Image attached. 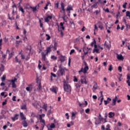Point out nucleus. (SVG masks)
<instances>
[{
    "mask_svg": "<svg viewBox=\"0 0 130 130\" xmlns=\"http://www.w3.org/2000/svg\"><path fill=\"white\" fill-rule=\"evenodd\" d=\"M53 47V45H50V46L47 47L46 50H45V51H46V53L44 52H41L42 60H44V61H45L46 63H48V62H49L48 59L46 58V55H48V53H50V52H51V48H52Z\"/></svg>",
    "mask_w": 130,
    "mask_h": 130,
    "instance_id": "f257e3e1",
    "label": "nucleus"
},
{
    "mask_svg": "<svg viewBox=\"0 0 130 130\" xmlns=\"http://www.w3.org/2000/svg\"><path fill=\"white\" fill-rule=\"evenodd\" d=\"M59 69L57 72V74L59 77L66 76V71H68L65 67H62L61 64L58 66Z\"/></svg>",
    "mask_w": 130,
    "mask_h": 130,
    "instance_id": "f03ea898",
    "label": "nucleus"
},
{
    "mask_svg": "<svg viewBox=\"0 0 130 130\" xmlns=\"http://www.w3.org/2000/svg\"><path fill=\"white\" fill-rule=\"evenodd\" d=\"M63 88L64 92L71 93L72 92V86H71L70 84H68L67 81H63Z\"/></svg>",
    "mask_w": 130,
    "mask_h": 130,
    "instance_id": "7ed1b4c3",
    "label": "nucleus"
},
{
    "mask_svg": "<svg viewBox=\"0 0 130 130\" xmlns=\"http://www.w3.org/2000/svg\"><path fill=\"white\" fill-rule=\"evenodd\" d=\"M84 68H83V67L81 68V69L78 71V74L79 75L81 74V73H83V74H87V72L89 71V66H88V64H87V62L86 61H84Z\"/></svg>",
    "mask_w": 130,
    "mask_h": 130,
    "instance_id": "20e7f679",
    "label": "nucleus"
},
{
    "mask_svg": "<svg viewBox=\"0 0 130 130\" xmlns=\"http://www.w3.org/2000/svg\"><path fill=\"white\" fill-rule=\"evenodd\" d=\"M61 8L62 9V11H63V16L62 17V19L63 20V21L66 22H68V19H69V18L68 17V16H67V15H66V9H64V4H63V3L61 2Z\"/></svg>",
    "mask_w": 130,
    "mask_h": 130,
    "instance_id": "39448f33",
    "label": "nucleus"
},
{
    "mask_svg": "<svg viewBox=\"0 0 130 130\" xmlns=\"http://www.w3.org/2000/svg\"><path fill=\"white\" fill-rule=\"evenodd\" d=\"M53 16H52V14H51L50 15H47L45 18L44 20L45 23H49L50 21V20H52V18Z\"/></svg>",
    "mask_w": 130,
    "mask_h": 130,
    "instance_id": "423d86ee",
    "label": "nucleus"
},
{
    "mask_svg": "<svg viewBox=\"0 0 130 130\" xmlns=\"http://www.w3.org/2000/svg\"><path fill=\"white\" fill-rule=\"evenodd\" d=\"M81 78H83L80 79V82L82 84H85V85H87L88 84V82H87V80L86 79V77L84 76H82Z\"/></svg>",
    "mask_w": 130,
    "mask_h": 130,
    "instance_id": "0eeeda50",
    "label": "nucleus"
},
{
    "mask_svg": "<svg viewBox=\"0 0 130 130\" xmlns=\"http://www.w3.org/2000/svg\"><path fill=\"white\" fill-rule=\"evenodd\" d=\"M73 7L72 6V5H69L68 7H67V8L66 9V11L67 12H69V14L71 13V11H73Z\"/></svg>",
    "mask_w": 130,
    "mask_h": 130,
    "instance_id": "6e6552de",
    "label": "nucleus"
},
{
    "mask_svg": "<svg viewBox=\"0 0 130 130\" xmlns=\"http://www.w3.org/2000/svg\"><path fill=\"white\" fill-rule=\"evenodd\" d=\"M59 59L61 63L64 62V61H66V56H62L61 55L60 56Z\"/></svg>",
    "mask_w": 130,
    "mask_h": 130,
    "instance_id": "1a4fd4ad",
    "label": "nucleus"
},
{
    "mask_svg": "<svg viewBox=\"0 0 130 130\" xmlns=\"http://www.w3.org/2000/svg\"><path fill=\"white\" fill-rule=\"evenodd\" d=\"M84 107H86V106H88V102H87V101H85V103H79V106L80 107H84Z\"/></svg>",
    "mask_w": 130,
    "mask_h": 130,
    "instance_id": "9d476101",
    "label": "nucleus"
},
{
    "mask_svg": "<svg viewBox=\"0 0 130 130\" xmlns=\"http://www.w3.org/2000/svg\"><path fill=\"white\" fill-rule=\"evenodd\" d=\"M26 91H28V92H31L32 90H33V87H32L31 85H29L28 87H26Z\"/></svg>",
    "mask_w": 130,
    "mask_h": 130,
    "instance_id": "9b49d317",
    "label": "nucleus"
},
{
    "mask_svg": "<svg viewBox=\"0 0 130 130\" xmlns=\"http://www.w3.org/2000/svg\"><path fill=\"white\" fill-rule=\"evenodd\" d=\"M98 24L99 25V28H100V30H103V29H104V27H103V24H102V22H101V21H99Z\"/></svg>",
    "mask_w": 130,
    "mask_h": 130,
    "instance_id": "f8f14e48",
    "label": "nucleus"
},
{
    "mask_svg": "<svg viewBox=\"0 0 130 130\" xmlns=\"http://www.w3.org/2000/svg\"><path fill=\"white\" fill-rule=\"evenodd\" d=\"M94 85L93 86V91H95L98 89V84H97V82H94Z\"/></svg>",
    "mask_w": 130,
    "mask_h": 130,
    "instance_id": "ddd939ff",
    "label": "nucleus"
},
{
    "mask_svg": "<svg viewBox=\"0 0 130 130\" xmlns=\"http://www.w3.org/2000/svg\"><path fill=\"white\" fill-rule=\"evenodd\" d=\"M117 58L119 60H123V59H124V58H123V56H122V55L121 54H117Z\"/></svg>",
    "mask_w": 130,
    "mask_h": 130,
    "instance_id": "4468645a",
    "label": "nucleus"
},
{
    "mask_svg": "<svg viewBox=\"0 0 130 130\" xmlns=\"http://www.w3.org/2000/svg\"><path fill=\"white\" fill-rule=\"evenodd\" d=\"M18 116H19V114H16L15 115L14 117H12L11 119L13 120V121H15V120H18Z\"/></svg>",
    "mask_w": 130,
    "mask_h": 130,
    "instance_id": "2eb2a0df",
    "label": "nucleus"
},
{
    "mask_svg": "<svg viewBox=\"0 0 130 130\" xmlns=\"http://www.w3.org/2000/svg\"><path fill=\"white\" fill-rule=\"evenodd\" d=\"M52 48H53V51H55L56 49H57V42H55L54 46H53Z\"/></svg>",
    "mask_w": 130,
    "mask_h": 130,
    "instance_id": "dca6fc26",
    "label": "nucleus"
},
{
    "mask_svg": "<svg viewBox=\"0 0 130 130\" xmlns=\"http://www.w3.org/2000/svg\"><path fill=\"white\" fill-rule=\"evenodd\" d=\"M20 116L22 120H26V117L24 116V114H23V112L20 113Z\"/></svg>",
    "mask_w": 130,
    "mask_h": 130,
    "instance_id": "f3484780",
    "label": "nucleus"
},
{
    "mask_svg": "<svg viewBox=\"0 0 130 130\" xmlns=\"http://www.w3.org/2000/svg\"><path fill=\"white\" fill-rule=\"evenodd\" d=\"M22 125L24 127H27L28 126V123H27L26 120H23L22 121Z\"/></svg>",
    "mask_w": 130,
    "mask_h": 130,
    "instance_id": "a211bd4d",
    "label": "nucleus"
},
{
    "mask_svg": "<svg viewBox=\"0 0 130 130\" xmlns=\"http://www.w3.org/2000/svg\"><path fill=\"white\" fill-rule=\"evenodd\" d=\"M115 113H114V112H111L109 113V118H112V117H113V116H115Z\"/></svg>",
    "mask_w": 130,
    "mask_h": 130,
    "instance_id": "6ab92c4d",
    "label": "nucleus"
},
{
    "mask_svg": "<svg viewBox=\"0 0 130 130\" xmlns=\"http://www.w3.org/2000/svg\"><path fill=\"white\" fill-rule=\"evenodd\" d=\"M19 11H20L22 13V14H25V11H24V9L22 6H18Z\"/></svg>",
    "mask_w": 130,
    "mask_h": 130,
    "instance_id": "aec40b11",
    "label": "nucleus"
},
{
    "mask_svg": "<svg viewBox=\"0 0 130 130\" xmlns=\"http://www.w3.org/2000/svg\"><path fill=\"white\" fill-rule=\"evenodd\" d=\"M41 20H43V18H41V19H39L40 27L41 28H42L43 29V23H42V21H41Z\"/></svg>",
    "mask_w": 130,
    "mask_h": 130,
    "instance_id": "412c9836",
    "label": "nucleus"
},
{
    "mask_svg": "<svg viewBox=\"0 0 130 130\" xmlns=\"http://www.w3.org/2000/svg\"><path fill=\"white\" fill-rule=\"evenodd\" d=\"M43 105L42 108L45 109V111H47V104H45V103H43Z\"/></svg>",
    "mask_w": 130,
    "mask_h": 130,
    "instance_id": "4be33fe9",
    "label": "nucleus"
},
{
    "mask_svg": "<svg viewBox=\"0 0 130 130\" xmlns=\"http://www.w3.org/2000/svg\"><path fill=\"white\" fill-rule=\"evenodd\" d=\"M15 62H17V63H18L19 64H21V60L18 59L17 56H16L15 57Z\"/></svg>",
    "mask_w": 130,
    "mask_h": 130,
    "instance_id": "5701e85b",
    "label": "nucleus"
},
{
    "mask_svg": "<svg viewBox=\"0 0 130 130\" xmlns=\"http://www.w3.org/2000/svg\"><path fill=\"white\" fill-rule=\"evenodd\" d=\"M29 8H30V9H31V10H32V12L34 13H35V12H36V11H37V6H35L34 7L29 6Z\"/></svg>",
    "mask_w": 130,
    "mask_h": 130,
    "instance_id": "b1692460",
    "label": "nucleus"
},
{
    "mask_svg": "<svg viewBox=\"0 0 130 130\" xmlns=\"http://www.w3.org/2000/svg\"><path fill=\"white\" fill-rule=\"evenodd\" d=\"M115 105H116V101L113 100L112 104L109 105V107H111V106H115Z\"/></svg>",
    "mask_w": 130,
    "mask_h": 130,
    "instance_id": "393cba45",
    "label": "nucleus"
},
{
    "mask_svg": "<svg viewBox=\"0 0 130 130\" xmlns=\"http://www.w3.org/2000/svg\"><path fill=\"white\" fill-rule=\"evenodd\" d=\"M75 118H76V113H75L74 112H72L71 119H72V120H74Z\"/></svg>",
    "mask_w": 130,
    "mask_h": 130,
    "instance_id": "a878e982",
    "label": "nucleus"
},
{
    "mask_svg": "<svg viewBox=\"0 0 130 130\" xmlns=\"http://www.w3.org/2000/svg\"><path fill=\"white\" fill-rule=\"evenodd\" d=\"M14 52H12L11 53L9 54L8 58L10 59V58H12L13 57V55H14Z\"/></svg>",
    "mask_w": 130,
    "mask_h": 130,
    "instance_id": "bb28decb",
    "label": "nucleus"
},
{
    "mask_svg": "<svg viewBox=\"0 0 130 130\" xmlns=\"http://www.w3.org/2000/svg\"><path fill=\"white\" fill-rule=\"evenodd\" d=\"M40 122H42V123H43V124H44V125H45V120H44V119H42V117H41V116H40Z\"/></svg>",
    "mask_w": 130,
    "mask_h": 130,
    "instance_id": "cd10ccee",
    "label": "nucleus"
},
{
    "mask_svg": "<svg viewBox=\"0 0 130 130\" xmlns=\"http://www.w3.org/2000/svg\"><path fill=\"white\" fill-rule=\"evenodd\" d=\"M91 9H97L98 8V6H97V3H95L91 7Z\"/></svg>",
    "mask_w": 130,
    "mask_h": 130,
    "instance_id": "c85d7f7f",
    "label": "nucleus"
},
{
    "mask_svg": "<svg viewBox=\"0 0 130 130\" xmlns=\"http://www.w3.org/2000/svg\"><path fill=\"white\" fill-rule=\"evenodd\" d=\"M95 52H96V53H100V52H99V50L98 49H94L92 51V53H95Z\"/></svg>",
    "mask_w": 130,
    "mask_h": 130,
    "instance_id": "c756f323",
    "label": "nucleus"
},
{
    "mask_svg": "<svg viewBox=\"0 0 130 130\" xmlns=\"http://www.w3.org/2000/svg\"><path fill=\"white\" fill-rule=\"evenodd\" d=\"M50 90L52 92H54V93H55V94L57 93V91H56V89H55V88H50Z\"/></svg>",
    "mask_w": 130,
    "mask_h": 130,
    "instance_id": "7c9ffc66",
    "label": "nucleus"
},
{
    "mask_svg": "<svg viewBox=\"0 0 130 130\" xmlns=\"http://www.w3.org/2000/svg\"><path fill=\"white\" fill-rule=\"evenodd\" d=\"M5 70V66L4 64H1V67L0 68V71L1 72H4V70Z\"/></svg>",
    "mask_w": 130,
    "mask_h": 130,
    "instance_id": "2f4dec72",
    "label": "nucleus"
},
{
    "mask_svg": "<svg viewBox=\"0 0 130 130\" xmlns=\"http://www.w3.org/2000/svg\"><path fill=\"white\" fill-rule=\"evenodd\" d=\"M94 45L96 44V40H95V39H94V40H93V41L91 43L90 46H91L92 47H93V46H94Z\"/></svg>",
    "mask_w": 130,
    "mask_h": 130,
    "instance_id": "473e14b6",
    "label": "nucleus"
},
{
    "mask_svg": "<svg viewBox=\"0 0 130 130\" xmlns=\"http://www.w3.org/2000/svg\"><path fill=\"white\" fill-rule=\"evenodd\" d=\"M51 113H52V111H51V109H50L48 111V113L47 114V115L48 116H49V115H50V114H51Z\"/></svg>",
    "mask_w": 130,
    "mask_h": 130,
    "instance_id": "72a5a7b5",
    "label": "nucleus"
},
{
    "mask_svg": "<svg viewBox=\"0 0 130 130\" xmlns=\"http://www.w3.org/2000/svg\"><path fill=\"white\" fill-rule=\"evenodd\" d=\"M51 58L52 59H53V60H56L57 59V57L54 55H52L51 56Z\"/></svg>",
    "mask_w": 130,
    "mask_h": 130,
    "instance_id": "f704fd0d",
    "label": "nucleus"
},
{
    "mask_svg": "<svg viewBox=\"0 0 130 130\" xmlns=\"http://www.w3.org/2000/svg\"><path fill=\"white\" fill-rule=\"evenodd\" d=\"M46 36L47 37L46 38V40L48 41V40H50V38H51V37H50V36H49L48 34H46Z\"/></svg>",
    "mask_w": 130,
    "mask_h": 130,
    "instance_id": "c9c22d12",
    "label": "nucleus"
},
{
    "mask_svg": "<svg viewBox=\"0 0 130 130\" xmlns=\"http://www.w3.org/2000/svg\"><path fill=\"white\" fill-rule=\"evenodd\" d=\"M126 17H128L129 18H130V12L129 11H126Z\"/></svg>",
    "mask_w": 130,
    "mask_h": 130,
    "instance_id": "e433bc0d",
    "label": "nucleus"
},
{
    "mask_svg": "<svg viewBox=\"0 0 130 130\" xmlns=\"http://www.w3.org/2000/svg\"><path fill=\"white\" fill-rule=\"evenodd\" d=\"M118 70L119 71V72H120V73H121L122 72V68L121 67V66L118 67Z\"/></svg>",
    "mask_w": 130,
    "mask_h": 130,
    "instance_id": "4c0bfd02",
    "label": "nucleus"
},
{
    "mask_svg": "<svg viewBox=\"0 0 130 130\" xmlns=\"http://www.w3.org/2000/svg\"><path fill=\"white\" fill-rule=\"evenodd\" d=\"M50 127L51 128H54V127H55V125L54 124V123H52L51 124Z\"/></svg>",
    "mask_w": 130,
    "mask_h": 130,
    "instance_id": "58836bf2",
    "label": "nucleus"
},
{
    "mask_svg": "<svg viewBox=\"0 0 130 130\" xmlns=\"http://www.w3.org/2000/svg\"><path fill=\"white\" fill-rule=\"evenodd\" d=\"M113 69V68H112V65L111 64L109 66V68L108 69V71H109L110 72H111V71H112V69Z\"/></svg>",
    "mask_w": 130,
    "mask_h": 130,
    "instance_id": "ea45409f",
    "label": "nucleus"
},
{
    "mask_svg": "<svg viewBox=\"0 0 130 130\" xmlns=\"http://www.w3.org/2000/svg\"><path fill=\"white\" fill-rule=\"evenodd\" d=\"M60 37H63L64 36V34L63 33V31H62V30H60Z\"/></svg>",
    "mask_w": 130,
    "mask_h": 130,
    "instance_id": "a19ab883",
    "label": "nucleus"
},
{
    "mask_svg": "<svg viewBox=\"0 0 130 130\" xmlns=\"http://www.w3.org/2000/svg\"><path fill=\"white\" fill-rule=\"evenodd\" d=\"M7 125H8V126H9H9L10 127H13V124H11V123H10V122H9V121H7Z\"/></svg>",
    "mask_w": 130,
    "mask_h": 130,
    "instance_id": "79ce46f5",
    "label": "nucleus"
},
{
    "mask_svg": "<svg viewBox=\"0 0 130 130\" xmlns=\"http://www.w3.org/2000/svg\"><path fill=\"white\" fill-rule=\"evenodd\" d=\"M21 109H22V110H26V109H27L26 105H23L22 106H21Z\"/></svg>",
    "mask_w": 130,
    "mask_h": 130,
    "instance_id": "37998d69",
    "label": "nucleus"
},
{
    "mask_svg": "<svg viewBox=\"0 0 130 130\" xmlns=\"http://www.w3.org/2000/svg\"><path fill=\"white\" fill-rule=\"evenodd\" d=\"M104 46H105L106 48H108V49H109V45H107V44H106V42H105L104 44Z\"/></svg>",
    "mask_w": 130,
    "mask_h": 130,
    "instance_id": "c03bdc74",
    "label": "nucleus"
},
{
    "mask_svg": "<svg viewBox=\"0 0 130 130\" xmlns=\"http://www.w3.org/2000/svg\"><path fill=\"white\" fill-rule=\"evenodd\" d=\"M2 82H5L6 81V76L4 75L2 78Z\"/></svg>",
    "mask_w": 130,
    "mask_h": 130,
    "instance_id": "a18cd8bd",
    "label": "nucleus"
},
{
    "mask_svg": "<svg viewBox=\"0 0 130 130\" xmlns=\"http://www.w3.org/2000/svg\"><path fill=\"white\" fill-rule=\"evenodd\" d=\"M100 123H101V121H99L98 120H95V124H100Z\"/></svg>",
    "mask_w": 130,
    "mask_h": 130,
    "instance_id": "49530a36",
    "label": "nucleus"
},
{
    "mask_svg": "<svg viewBox=\"0 0 130 130\" xmlns=\"http://www.w3.org/2000/svg\"><path fill=\"white\" fill-rule=\"evenodd\" d=\"M126 5H127V3L125 2L123 5V9H126Z\"/></svg>",
    "mask_w": 130,
    "mask_h": 130,
    "instance_id": "de8ad7c7",
    "label": "nucleus"
},
{
    "mask_svg": "<svg viewBox=\"0 0 130 130\" xmlns=\"http://www.w3.org/2000/svg\"><path fill=\"white\" fill-rule=\"evenodd\" d=\"M74 82H78V78L76 76H74Z\"/></svg>",
    "mask_w": 130,
    "mask_h": 130,
    "instance_id": "09e8293b",
    "label": "nucleus"
},
{
    "mask_svg": "<svg viewBox=\"0 0 130 130\" xmlns=\"http://www.w3.org/2000/svg\"><path fill=\"white\" fill-rule=\"evenodd\" d=\"M31 117H36V115H35V113L31 112Z\"/></svg>",
    "mask_w": 130,
    "mask_h": 130,
    "instance_id": "8fccbe9b",
    "label": "nucleus"
},
{
    "mask_svg": "<svg viewBox=\"0 0 130 130\" xmlns=\"http://www.w3.org/2000/svg\"><path fill=\"white\" fill-rule=\"evenodd\" d=\"M115 86V84L114 83V82H111V87H112V88H114V87Z\"/></svg>",
    "mask_w": 130,
    "mask_h": 130,
    "instance_id": "3c124183",
    "label": "nucleus"
},
{
    "mask_svg": "<svg viewBox=\"0 0 130 130\" xmlns=\"http://www.w3.org/2000/svg\"><path fill=\"white\" fill-rule=\"evenodd\" d=\"M12 88H17V85H16L15 83H12Z\"/></svg>",
    "mask_w": 130,
    "mask_h": 130,
    "instance_id": "603ef678",
    "label": "nucleus"
},
{
    "mask_svg": "<svg viewBox=\"0 0 130 130\" xmlns=\"http://www.w3.org/2000/svg\"><path fill=\"white\" fill-rule=\"evenodd\" d=\"M75 52V49H72L71 50L70 52V54L72 55L73 54V53H74Z\"/></svg>",
    "mask_w": 130,
    "mask_h": 130,
    "instance_id": "864d4df0",
    "label": "nucleus"
},
{
    "mask_svg": "<svg viewBox=\"0 0 130 130\" xmlns=\"http://www.w3.org/2000/svg\"><path fill=\"white\" fill-rule=\"evenodd\" d=\"M79 37H81V36H79L78 38H77L75 39V42H79V41H80Z\"/></svg>",
    "mask_w": 130,
    "mask_h": 130,
    "instance_id": "5fc2aeb1",
    "label": "nucleus"
},
{
    "mask_svg": "<svg viewBox=\"0 0 130 130\" xmlns=\"http://www.w3.org/2000/svg\"><path fill=\"white\" fill-rule=\"evenodd\" d=\"M100 13V11L99 10H95V11L94 12V14H95V15H98Z\"/></svg>",
    "mask_w": 130,
    "mask_h": 130,
    "instance_id": "6e6d98bb",
    "label": "nucleus"
},
{
    "mask_svg": "<svg viewBox=\"0 0 130 130\" xmlns=\"http://www.w3.org/2000/svg\"><path fill=\"white\" fill-rule=\"evenodd\" d=\"M58 5H59V3L57 2V3H55V7L57 8V9H58Z\"/></svg>",
    "mask_w": 130,
    "mask_h": 130,
    "instance_id": "4d7b16f0",
    "label": "nucleus"
},
{
    "mask_svg": "<svg viewBox=\"0 0 130 130\" xmlns=\"http://www.w3.org/2000/svg\"><path fill=\"white\" fill-rule=\"evenodd\" d=\"M122 21L125 24H126V19H125V17H123Z\"/></svg>",
    "mask_w": 130,
    "mask_h": 130,
    "instance_id": "13d9d810",
    "label": "nucleus"
},
{
    "mask_svg": "<svg viewBox=\"0 0 130 130\" xmlns=\"http://www.w3.org/2000/svg\"><path fill=\"white\" fill-rule=\"evenodd\" d=\"M6 104H7V100H6L5 102H3L2 105L3 106H5V105H6Z\"/></svg>",
    "mask_w": 130,
    "mask_h": 130,
    "instance_id": "bf43d9fd",
    "label": "nucleus"
},
{
    "mask_svg": "<svg viewBox=\"0 0 130 130\" xmlns=\"http://www.w3.org/2000/svg\"><path fill=\"white\" fill-rule=\"evenodd\" d=\"M86 113H89L90 112V109L88 108L85 110Z\"/></svg>",
    "mask_w": 130,
    "mask_h": 130,
    "instance_id": "052dcab7",
    "label": "nucleus"
},
{
    "mask_svg": "<svg viewBox=\"0 0 130 130\" xmlns=\"http://www.w3.org/2000/svg\"><path fill=\"white\" fill-rule=\"evenodd\" d=\"M7 127H8V125H5L3 126V129H7Z\"/></svg>",
    "mask_w": 130,
    "mask_h": 130,
    "instance_id": "680f3d73",
    "label": "nucleus"
},
{
    "mask_svg": "<svg viewBox=\"0 0 130 130\" xmlns=\"http://www.w3.org/2000/svg\"><path fill=\"white\" fill-rule=\"evenodd\" d=\"M2 57H3V59H5V58H6V57H7V54H4L2 55Z\"/></svg>",
    "mask_w": 130,
    "mask_h": 130,
    "instance_id": "e2e57ef3",
    "label": "nucleus"
},
{
    "mask_svg": "<svg viewBox=\"0 0 130 130\" xmlns=\"http://www.w3.org/2000/svg\"><path fill=\"white\" fill-rule=\"evenodd\" d=\"M21 59H25V55L24 54H21Z\"/></svg>",
    "mask_w": 130,
    "mask_h": 130,
    "instance_id": "0e129e2a",
    "label": "nucleus"
},
{
    "mask_svg": "<svg viewBox=\"0 0 130 130\" xmlns=\"http://www.w3.org/2000/svg\"><path fill=\"white\" fill-rule=\"evenodd\" d=\"M76 88H80V87H81V84H76Z\"/></svg>",
    "mask_w": 130,
    "mask_h": 130,
    "instance_id": "69168bd1",
    "label": "nucleus"
},
{
    "mask_svg": "<svg viewBox=\"0 0 130 130\" xmlns=\"http://www.w3.org/2000/svg\"><path fill=\"white\" fill-rule=\"evenodd\" d=\"M126 83H127V84H128V86H130V81H129V80H127L126 81Z\"/></svg>",
    "mask_w": 130,
    "mask_h": 130,
    "instance_id": "338daca9",
    "label": "nucleus"
},
{
    "mask_svg": "<svg viewBox=\"0 0 130 130\" xmlns=\"http://www.w3.org/2000/svg\"><path fill=\"white\" fill-rule=\"evenodd\" d=\"M70 24L71 25H73V24H74V21H73V20H71L70 21Z\"/></svg>",
    "mask_w": 130,
    "mask_h": 130,
    "instance_id": "774afa93",
    "label": "nucleus"
}]
</instances>
